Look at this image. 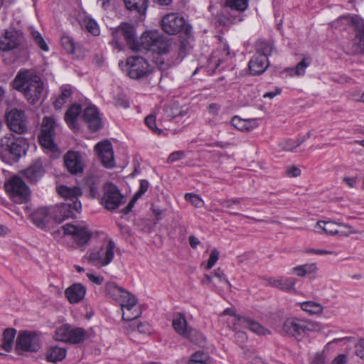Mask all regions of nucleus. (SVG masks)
Instances as JSON below:
<instances>
[{"label":"nucleus","mask_w":364,"mask_h":364,"mask_svg":"<svg viewBox=\"0 0 364 364\" xmlns=\"http://www.w3.org/2000/svg\"><path fill=\"white\" fill-rule=\"evenodd\" d=\"M105 291L107 296L117 301L122 313V319L138 318L142 311L138 304L136 296L119 287L115 282H110L105 284Z\"/></svg>","instance_id":"1"},{"label":"nucleus","mask_w":364,"mask_h":364,"mask_svg":"<svg viewBox=\"0 0 364 364\" xmlns=\"http://www.w3.org/2000/svg\"><path fill=\"white\" fill-rule=\"evenodd\" d=\"M13 87L21 92L32 105L35 104L41 95L43 83L41 78L31 70H20L12 82Z\"/></svg>","instance_id":"2"},{"label":"nucleus","mask_w":364,"mask_h":364,"mask_svg":"<svg viewBox=\"0 0 364 364\" xmlns=\"http://www.w3.org/2000/svg\"><path fill=\"white\" fill-rule=\"evenodd\" d=\"M320 323L301 320L296 318H289L283 323L282 329L288 335L299 339L309 331H318L321 330Z\"/></svg>","instance_id":"3"},{"label":"nucleus","mask_w":364,"mask_h":364,"mask_svg":"<svg viewBox=\"0 0 364 364\" xmlns=\"http://www.w3.org/2000/svg\"><path fill=\"white\" fill-rule=\"evenodd\" d=\"M314 228L316 233L329 236L346 237L359 233L358 230L353 229L348 224L336 223L331 220H319L316 223Z\"/></svg>","instance_id":"4"},{"label":"nucleus","mask_w":364,"mask_h":364,"mask_svg":"<svg viewBox=\"0 0 364 364\" xmlns=\"http://www.w3.org/2000/svg\"><path fill=\"white\" fill-rule=\"evenodd\" d=\"M4 187L14 203L21 204L29 200L30 189L21 178L11 177L5 183Z\"/></svg>","instance_id":"5"},{"label":"nucleus","mask_w":364,"mask_h":364,"mask_svg":"<svg viewBox=\"0 0 364 364\" xmlns=\"http://www.w3.org/2000/svg\"><path fill=\"white\" fill-rule=\"evenodd\" d=\"M112 44L119 50H122L121 38H124L132 50H139L134 27L129 23H122L112 32Z\"/></svg>","instance_id":"6"},{"label":"nucleus","mask_w":364,"mask_h":364,"mask_svg":"<svg viewBox=\"0 0 364 364\" xmlns=\"http://www.w3.org/2000/svg\"><path fill=\"white\" fill-rule=\"evenodd\" d=\"M345 21L355 27V36L353 40V49L355 53H364V21L358 16H342L337 22Z\"/></svg>","instance_id":"7"},{"label":"nucleus","mask_w":364,"mask_h":364,"mask_svg":"<svg viewBox=\"0 0 364 364\" xmlns=\"http://www.w3.org/2000/svg\"><path fill=\"white\" fill-rule=\"evenodd\" d=\"M128 75L132 79H141L148 76L152 71L149 63L139 56H132L127 58Z\"/></svg>","instance_id":"8"},{"label":"nucleus","mask_w":364,"mask_h":364,"mask_svg":"<svg viewBox=\"0 0 364 364\" xmlns=\"http://www.w3.org/2000/svg\"><path fill=\"white\" fill-rule=\"evenodd\" d=\"M41 348L39 336L36 332L21 331L16 341V350L36 352Z\"/></svg>","instance_id":"9"},{"label":"nucleus","mask_w":364,"mask_h":364,"mask_svg":"<svg viewBox=\"0 0 364 364\" xmlns=\"http://www.w3.org/2000/svg\"><path fill=\"white\" fill-rule=\"evenodd\" d=\"M56 127L57 124L53 117H43L39 140L43 147L50 151H54L56 146L53 141Z\"/></svg>","instance_id":"10"},{"label":"nucleus","mask_w":364,"mask_h":364,"mask_svg":"<svg viewBox=\"0 0 364 364\" xmlns=\"http://www.w3.org/2000/svg\"><path fill=\"white\" fill-rule=\"evenodd\" d=\"M85 331L82 328H73L65 324L55 331V339L70 343H80L85 340Z\"/></svg>","instance_id":"11"},{"label":"nucleus","mask_w":364,"mask_h":364,"mask_svg":"<svg viewBox=\"0 0 364 364\" xmlns=\"http://www.w3.org/2000/svg\"><path fill=\"white\" fill-rule=\"evenodd\" d=\"M124 196L117 187L112 183L105 184L102 204L109 210L117 209L123 202Z\"/></svg>","instance_id":"12"},{"label":"nucleus","mask_w":364,"mask_h":364,"mask_svg":"<svg viewBox=\"0 0 364 364\" xmlns=\"http://www.w3.org/2000/svg\"><path fill=\"white\" fill-rule=\"evenodd\" d=\"M61 228L65 234L72 235L74 241L80 247L86 245L92 236L91 231L85 223H67Z\"/></svg>","instance_id":"13"},{"label":"nucleus","mask_w":364,"mask_h":364,"mask_svg":"<svg viewBox=\"0 0 364 364\" xmlns=\"http://www.w3.org/2000/svg\"><path fill=\"white\" fill-rule=\"evenodd\" d=\"M24 41L23 33L14 29L6 30L0 36V50L10 51L21 46Z\"/></svg>","instance_id":"14"},{"label":"nucleus","mask_w":364,"mask_h":364,"mask_svg":"<svg viewBox=\"0 0 364 364\" xmlns=\"http://www.w3.org/2000/svg\"><path fill=\"white\" fill-rule=\"evenodd\" d=\"M81 210V203L78 200L74 202L67 200L57 205L53 210V219L55 222L60 223L65 219L74 215L73 211L80 212Z\"/></svg>","instance_id":"15"},{"label":"nucleus","mask_w":364,"mask_h":364,"mask_svg":"<svg viewBox=\"0 0 364 364\" xmlns=\"http://www.w3.org/2000/svg\"><path fill=\"white\" fill-rule=\"evenodd\" d=\"M6 122L11 131L21 134L27 131V119L24 112L17 109L6 114Z\"/></svg>","instance_id":"16"},{"label":"nucleus","mask_w":364,"mask_h":364,"mask_svg":"<svg viewBox=\"0 0 364 364\" xmlns=\"http://www.w3.org/2000/svg\"><path fill=\"white\" fill-rule=\"evenodd\" d=\"M184 18L176 13L166 14L161 20L163 30L171 35L179 33L184 27Z\"/></svg>","instance_id":"17"},{"label":"nucleus","mask_w":364,"mask_h":364,"mask_svg":"<svg viewBox=\"0 0 364 364\" xmlns=\"http://www.w3.org/2000/svg\"><path fill=\"white\" fill-rule=\"evenodd\" d=\"M95 149L105 167L113 168L114 166V154L110 141L108 140L100 141L95 145Z\"/></svg>","instance_id":"18"},{"label":"nucleus","mask_w":364,"mask_h":364,"mask_svg":"<svg viewBox=\"0 0 364 364\" xmlns=\"http://www.w3.org/2000/svg\"><path fill=\"white\" fill-rule=\"evenodd\" d=\"M64 164L67 170L72 174H77L83 171L82 158L78 151H68L64 156Z\"/></svg>","instance_id":"19"},{"label":"nucleus","mask_w":364,"mask_h":364,"mask_svg":"<svg viewBox=\"0 0 364 364\" xmlns=\"http://www.w3.org/2000/svg\"><path fill=\"white\" fill-rule=\"evenodd\" d=\"M46 171L41 159H37L28 168L22 171L23 176L31 183H36L44 175Z\"/></svg>","instance_id":"20"},{"label":"nucleus","mask_w":364,"mask_h":364,"mask_svg":"<svg viewBox=\"0 0 364 364\" xmlns=\"http://www.w3.org/2000/svg\"><path fill=\"white\" fill-rule=\"evenodd\" d=\"M114 258V252H90L84 257V260L95 267H103L109 264Z\"/></svg>","instance_id":"21"},{"label":"nucleus","mask_w":364,"mask_h":364,"mask_svg":"<svg viewBox=\"0 0 364 364\" xmlns=\"http://www.w3.org/2000/svg\"><path fill=\"white\" fill-rule=\"evenodd\" d=\"M82 117L92 132L98 130L102 127L101 119L95 107L90 106L85 109Z\"/></svg>","instance_id":"22"},{"label":"nucleus","mask_w":364,"mask_h":364,"mask_svg":"<svg viewBox=\"0 0 364 364\" xmlns=\"http://www.w3.org/2000/svg\"><path fill=\"white\" fill-rule=\"evenodd\" d=\"M159 33L156 31H149L142 34L140 38V43L136 41L139 50H133L134 51H139L142 49L154 52L156 49Z\"/></svg>","instance_id":"23"},{"label":"nucleus","mask_w":364,"mask_h":364,"mask_svg":"<svg viewBox=\"0 0 364 364\" xmlns=\"http://www.w3.org/2000/svg\"><path fill=\"white\" fill-rule=\"evenodd\" d=\"M86 294V288L80 283H75L68 287L65 291V296L70 304H77L81 301Z\"/></svg>","instance_id":"24"},{"label":"nucleus","mask_w":364,"mask_h":364,"mask_svg":"<svg viewBox=\"0 0 364 364\" xmlns=\"http://www.w3.org/2000/svg\"><path fill=\"white\" fill-rule=\"evenodd\" d=\"M28 149V144L25 139L18 137L12 139L6 151L12 156L14 160L18 159L23 154H26Z\"/></svg>","instance_id":"25"},{"label":"nucleus","mask_w":364,"mask_h":364,"mask_svg":"<svg viewBox=\"0 0 364 364\" xmlns=\"http://www.w3.org/2000/svg\"><path fill=\"white\" fill-rule=\"evenodd\" d=\"M269 66L268 59L264 55H254L249 62V69L252 75L263 73Z\"/></svg>","instance_id":"26"},{"label":"nucleus","mask_w":364,"mask_h":364,"mask_svg":"<svg viewBox=\"0 0 364 364\" xmlns=\"http://www.w3.org/2000/svg\"><path fill=\"white\" fill-rule=\"evenodd\" d=\"M238 322L244 327L259 336L270 335L271 331L258 322L247 317H238Z\"/></svg>","instance_id":"27"},{"label":"nucleus","mask_w":364,"mask_h":364,"mask_svg":"<svg viewBox=\"0 0 364 364\" xmlns=\"http://www.w3.org/2000/svg\"><path fill=\"white\" fill-rule=\"evenodd\" d=\"M182 337L190 343L201 347L204 346L206 343V338L203 333L191 326L188 328Z\"/></svg>","instance_id":"28"},{"label":"nucleus","mask_w":364,"mask_h":364,"mask_svg":"<svg viewBox=\"0 0 364 364\" xmlns=\"http://www.w3.org/2000/svg\"><path fill=\"white\" fill-rule=\"evenodd\" d=\"M268 285L277 288H279L281 290L290 291L294 290V287L295 284V279L292 278H289L286 279H283L282 278H273L270 277L267 279Z\"/></svg>","instance_id":"29"},{"label":"nucleus","mask_w":364,"mask_h":364,"mask_svg":"<svg viewBox=\"0 0 364 364\" xmlns=\"http://www.w3.org/2000/svg\"><path fill=\"white\" fill-rule=\"evenodd\" d=\"M33 223L39 228H44L49 220V212L47 208L36 209L30 215Z\"/></svg>","instance_id":"30"},{"label":"nucleus","mask_w":364,"mask_h":364,"mask_svg":"<svg viewBox=\"0 0 364 364\" xmlns=\"http://www.w3.org/2000/svg\"><path fill=\"white\" fill-rule=\"evenodd\" d=\"M172 326L174 331L181 336L191 327L188 324L185 314L183 313H178L173 316Z\"/></svg>","instance_id":"31"},{"label":"nucleus","mask_w":364,"mask_h":364,"mask_svg":"<svg viewBox=\"0 0 364 364\" xmlns=\"http://www.w3.org/2000/svg\"><path fill=\"white\" fill-rule=\"evenodd\" d=\"M58 193L65 198V202L67 200L73 201L78 200L77 197L82 194L81 190L78 187L69 188L65 186H60L58 189Z\"/></svg>","instance_id":"32"},{"label":"nucleus","mask_w":364,"mask_h":364,"mask_svg":"<svg viewBox=\"0 0 364 364\" xmlns=\"http://www.w3.org/2000/svg\"><path fill=\"white\" fill-rule=\"evenodd\" d=\"M82 111L81 106L77 104L71 105L66 111L65 114V119L67 124L73 128L76 127V121L79 117Z\"/></svg>","instance_id":"33"},{"label":"nucleus","mask_w":364,"mask_h":364,"mask_svg":"<svg viewBox=\"0 0 364 364\" xmlns=\"http://www.w3.org/2000/svg\"><path fill=\"white\" fill-rule=\"evenodd\" d=\"M311 59L309 57H306L299 62L295 68H289L285 70V72L291 77L301 76L305 74L306 69L310 65Z\"/></svg>","instance_id":"34"},{"label":"nucleus","mask_w":364,"mask_h":364,"mask_svg":"<svg viewBox=\"0 0 364 364\" xmlns=\"http://www.w3.org/2000/svg\"><path fill=\"white\" fill-rule=\"evenodd\" d=\"M72 95V90L70 85H63L60 87V93L53 102L56 109H60L68 102Z\"/></svg>","instance_id":"35"},{"label":"nucleus","mask_w":364,"mask_h":364,"mask_svg":"<svg viewBox=\"0 0 364 364\" xmlns=\"http://www.w3.org/2000/svg\"><path fill=\"white\" fill-rule=\"evenodd\" d=\"M127 9L144 14L148 7V0H124Z\"/></svg>","instance_id":"36"},{"label":"nucleus","mask_w":364,"mask_h":364,"mask_svg":"<svg viewBox=\"0 0 364 364\" xmlns=\"http://www.w3.org/2000/svg\"><path fill=\"white\" fill-rule=\"evenodd\" d=\"M16 334V330L13 328H6L2 335V344L1 348L4 350L9 352L12 349L14 339Z\"/></svg>","instance_id":"37"},{"label":"nucleus","mask_w":364,"mask_h":364,"mask_svg":"<svg viewBox=\"0 0 364 364\" xmlns=\"http://www.w3.org/2000/svg\"><path fill=\"white\" fill-rule=\"evenodd\" d=\"M66 355V350L64 348L50 347L46 354V359L49 362L57 363L61 361Z\"/></svg>","instance_id":"38"},{"label":"nucleus","mask_w":364,"mask_h":364,"mask_svg":"<svg viewBox=\"0 0 364 364\" xmlns=\"http://www.w3.org/2000/svg\"><path fill=\"white\" fill-rule=\"evenodd\" d=\"M309 137V133L306 134V136L298 138L296 140L286 139L281 141L279 144V148L284 151H294L296 148L299 146L305 140Z\"/></svg>","instance_id":"39"},{"label":"nucleus","mask_w":364,"mask_h":364,"mask_svg":"<svg viewBox=\"0 0 364 364\" xmlns=\"http://www.w3.org/2000/svg\"><path fill=\"white\" fill-rule=\"evenodd\" d=\"M165 112L168 117L176 118L185 115L187 112V107L181 106L177 102H173L166 108Z\"/></svg>","instance_id":"40"},{"label":"nucleus","mask_w":364,"mask_h":364,"mask_svg":"<svg viewBox=\"0 0 364 364\" xmlns=\"http://www.w3.org/2000/svg\"><path fill=\"white\" fill-rule=\"evenodd\" d=\"M301 309L311 315L321 314L323 311L322 306L314 301H304L301 304Z\"/></svg>","instance_id":"41"},{"label":"nucleus","mask_w":364,"mask_h":364,"mask_svg":"<svg viewBox=\"0 0 364 364\" xmlns=\"http://www.w3.org/2000/svg\"><path fill=\"white\" fill-rule=\"evenodd\" d=\"M99 178L93 176L87 177L85 180V186L92 198H95L99 194Z\"/></svg>","instance_id":"42"},{"label":"nucleus","mask_w":364,"mask_h":364,"mask_svg":"<svg viewBox=\"0 0 364 364\" xmlns=\"http://www.w3.org/2000/svg\"><path fill=\"white\" fill-rule=\"evenodd\" d=\"M172 48L171 43L164 38L160 34L156 44V49L154 53H157L159 55L168 53Z\"/></svg>","instance_id":"43"},{"label":"nucleus","mask_w":364,"mask_h":364,"mask_svg":"<svg viewBox=\"0 0 364 364\" xmlns=\"http://www.w3.org/2000/svg\"><path fill=\"white\" fill-rule=\"evenodd\" d=\"M274 47L272 44L264 42L259 41L257 45V51L255 55H264L267 59L268 56L272 53Z\"/></svg>","instance_id":"44"},{"label":"nucleus","mask_w":364,"mask_h":364,"mask_svg":"<svg viewBox=\"0 0 364 364\" xmlns=\"http://www.w3.org/2000/svg\"><path fill=\"white\" fill-rule=\"evenodd\" d=\"M123 328L127 335L129 336H132L133 334L137 331V326L139 323L138 318H130V319H123Z\"/></svg>","instance_id":"45"},{"label":"nucleus","mask_w":364,"mask_h":364,"mask_svg":"<svg viewBox=\"0 0 364 364\" xmlns=\"http://www.w3.org/2000/svg\"><path fill=\"white\" fill-rule=\"evenodd\" d=\"M248 0H226L227 6L237 11H245L247 7Z\"/></svg>","instance_id":"46"},{"label":"nucleus","mask_w":364,"mask_h":364,"mask_svg":"<svg viewBox=\"0 0 364 364\" xmlns=\"http://www.w3.org/2000/svg\"><path fill=\"white\" fill-rule=\"evenodd\" d=\"M316 266L314 264H304L294 268V272L301 277L305 276L308 273L314 272L316 270Z\"/></svg>","instance_id":"47"},{"label":"nucleus","mask_w":364,"mask_h":364,"mask_svg":"<svg viewBox=\"0 0 364 364\" xmlns=\"http://www.w3.org/2000/svg\"><path fill=\"white\" fill-rule=\"evenodd\" d=\"M60 41L62 46L68 53H73L74 52L75 43L71 37L64 36L61 38Z\"/></svg>","instance_id":"48"},{"label":"nucleus","mask_w":364,"mask_h":364,"mask_svg":"<svg viewBox=\"0 0 364 364\" xmlns=\"http://www.w3.org/2000/svg\"><path fill=\"white\" fill-rule=\"evenodd\" d=\"M83 26L92 35L98 36L100 34V29L97 23L93 19H85Z\"/></svg>","instance_id":"49"},{"label":"nucleus","mask_w":364,"mask_h":364,"mask_svg":"<svg viewBox=\"0 0 364 364\" xmlns=\"http://www.w3.org/2000/svg\"><path fill=\"white\" fill-rule=\"evenodd\" d=\"M208 359L209 356L208 354L205 353L203 351L199 350L191 355L189 364L195 363L196 362L205 363H208Z\"/></svg>","instance_id":"50"},{"label":"nucleus","mask_w":364,"mask_h":364,"mask_svg":"<svg viewBox=\"0 0 364 364\" xmlns=\"http://www.w3.org/2000/svg\"><path fill=\"white\" fill-rule=\"evenodd\" d=\"M185 199L196 208H201L204 205L203 200L199 197V196L194 193H186L185 195Z\"/></svg>","instance_id":"51"},{"label":"nucleus","mask_w":364,"mask_h":364,"mask_svg":"<svg viewBox=\"0 0 364 364\" xmlns=\"http://www.w3.org/2000/svg\"><path fill=\"white\" fill-rule=\"evenodd\" d=\"M31 36L35 43L44 51L48 50V46L42 37L41 34L38 31H32Z\"/></svg>","instance_id":"52"},{"label":"nucleus","mask_w":364,"mask_h":364,"mask_svg":"<svg viewBox=\"0 0 364 364\" xmlns=\"http://www.w3.org/2000/svg\"><path fill=\"white\" fill-rule=\"evenodd\" d=\"M242 201V198L222 199L219 203L226 208H232L233 205H240Z\"/></svg>","instance_id":"53"},{"label":"nucleus","mask_w":364,"mask_h":364,"mask_svg":"<svg viewBox=\"0 0 364 364\" xmlns=\"http://www.w3.org/2000/svg\"><path fill=\"white\" fill-rule=\"evenodd\" d=\"M232 125L237 129L242 132H246L245 119H241L237 116L232 117L231 120Z\"/></svg>","instance_id":"54"},{"label":"nucleus","mask_w":364,"mask_h":364,"mask_svg":"<svg viewBox=\"0 0 364 364\" xmlns=\"http://www.w3.org/2000/svg\"><path fill=\"white\" fill-rule=\"evenodd\" d=\"M145 123L153 132L160 134L161 130L156 126V117L154 115H149L145 119Z\"/></svg>","instance_id":"55"},{"label":"nucleus","mask_w":364,"mask_h":364,"mask_svg":"<svg viewBox=\"0 0 364 364\" xmlns=\"http://www.w3.org/2000/svg\"><path fill=\"white\" fill-rule=\"evenodd\" d=\"M12 137L13 134L11 133L6 134L4 136H0V149L6 151L13 139Z\"/></svg>","instance_id":"56"},{"label":"nucleus","mask_w":364,"mask_h":364,"mask_svg":"<svg viewBox=\"0 0 364 364\" xmlns=\"http://www.w3.org/2000/svg\"><path fill=\"white\" fill-rule=\"evenodd\" d=\"M213 276L215 277L218 278L220 282H224V283L227 284V285L229 287V288L231 287V284L227 279L223 270H222L220 268H218L214 270Z\"/></svg>","instance_id":"57"},{"label":"nucleus","mask_w":364,"mask_h":364,"mask_svg":"<svg viewBox=\"0 0 364 364\" xmlns=\"http://www.w3.org/2000/svg\"><path fill=\"white\" fill-rule=\"evenodd\" d=\"M149 183L146 180H141L140 182V187L139 191L134 195V200H138L141 198L149 188Z\"/></svg>","instance_id":"58"},{"label":"nucleus","mask_w":364,"mask_h":364,"mask_svg":"<svg viewBox=\"0 0 364 364\" xmlns=\"http://www.w3.org/2000/svg\"><path fill=\"white\" fill-rule=\"evenodd\" d=\"M185 151H177L171 153L168 158V161L169 163H173L175 161H177L178 160H181L185 157Z\"/></svg>","instance_id":"59"},{"label":"nucleus","mask_w":364,"mask_h":364,"mask_svg":"<svg viewBox=\"0 0 364 364\" xmlns=\"http://www.w3.org/2000/svg\"><path fill=\"white\" fill-rule=\"evenodd\" d=\"M137 331L141 334H149L151 332V327L147 322H141L139 321Z\"/></svg>","instance_id":"60"},{"label":"nucleus","mask_w":364,"mask_h":364,"mask_svg":"<svg viewBox=\"0 0 364 364\" xmlns=\"http://www.w3.org/2000/svg\"><path fill=\"white\" fill-rule=\"evenodd\" d=\"M218 259H219L218 252H212L209 257V259L207 262L205 268L207 269H211L215 265V264L217 262Z\"/></svg>","instance_id":"61"},{"label":"nucleus","mask_w":364,"mask_h":364,"mask_svg":"<svg viewBox=\"0 0 364 364\" xmlns=\"http://www.w3.org/2000/svg\"><path fill=\"white\" fill-rule=\"evenodd\" d=\"M285 173L288 177L295 178L300 176L301 170L294 166H291L287 168Z\"/></svg>","instance_id":"62"},{"label":"nucleus","mask_w":364,"mask_h":364,"mask_svg":"<svg viewBox=\"0 0 364 364\" xmlns=\"http://www.w3.org/2000/svg\"><path fill=\"white\" fill-rule=\"evenodd\" d=\"M257 120L255 119H245L246 132H250L257 127Z\"/></svg>","instance_id":"63"},{"label":"nucleus","mask_w":364,"mask_h":364,"mask_svg":"<svg viewBox=\"0 0 364 364\" xmlns=\"http://www.w3.org/2000/svg\"><path fill=\"white\" fill-rule=\"evenodd\" d=\"M87 277L92 282H93L97 285H100L104 281V279L102 277L96 276L91 273H87Z\"/></svg>","instance_id":"64"}]
</instances>
